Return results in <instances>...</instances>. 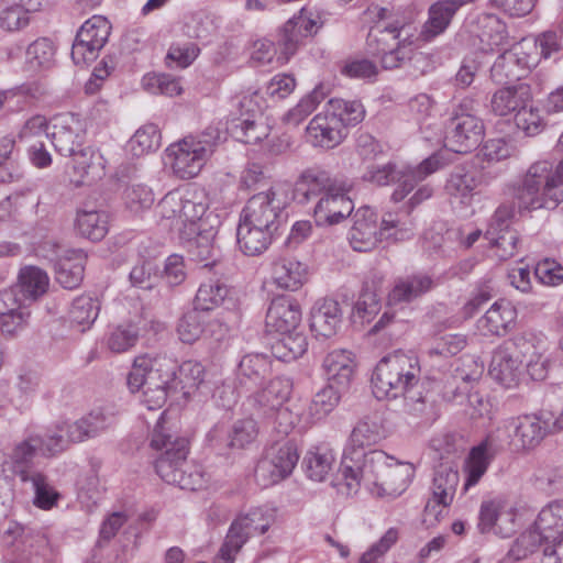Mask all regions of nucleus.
<instances>
[{
	"mask_svg": "<svg viewBox=\"0 0 563 563\" xmlns=\"http://www.w3.org/2000/svg\"><path fill=\"white\" fill-rule=\"evenodd\" d=\"M164 423V413H162L151 438V446L163 451L155 461L157 475L167 484L176 485L181 489H201L207 479L200 465L187 462L188 440L173 434Z\"/></svg>",
	"mask_w": 563,
	"mask_h": 563,
	"instance_id": "1",
	"label": "nucleus"
},
{
	"mask_svg": "<svg viewBox=\"0 0 563 563\" xmlns=\"http://www.w3.org/2000/svg\"><path fill=\"white\" fill-rule=\"evenodd\" d=\"M126 384L132 393L142 390V401L150 410L161 408L177 391L176 364L166 356L137 355Z\"/></svg>",
	"mask_w": 563,
	"mask_h": 563,
	"instance_id": "2",
	"label": "nucleus"
},
{
	"mask_svg": "<svg viewBox=\"0 0 563 563\" xmlns=\"http://www.w3.org/2000/svg\"><path fill=\"white\" fill-rule=\"evenodd\" d=\"M420 365L415 355L395 351L384 356L372 375L373 394L379 400L405 397L411 401H421L420 393H413L420 378Z\"/></svg>",
	"mask_w": 563,
	"mask_h": 563,
	"instance_id": "3",
	"label": "nucleus"
},
{
	"mask_svg": "<svg viewBox=\"0 0 563 563\" xmlns=\"http://www.w3.org/2000/svg\"><path fill=\"white\" fill-rule=\"evenodd\" d=\"M563 159L553 169L550 161H538L527 170L521 184L514 189L518 209H555L563 201Z\"/></svg>",
	"mask_w": 563,
	"mask_h": 563,
	"instance_id": "4",
	"label": "nucleus"
},
{
	"mask_svg": "<svg viewBox=\"0 0 563 563\" xmlns=\"http://www.w3.org/2000/svg\"><path fill=\"white\" fill-rule=\"evenodd\" d=\"M418 42L417 26L405 20H390L377 23L367 35V52L380 58L382 67L395 69L401 67L407 45Z\"/></svg>",
	"mask_w": 563,
	"mask_h": 563,
	"instance_id": "5",
	"label": "nucleus"
},
{
	"mask_svg": "<svg viewBox=\"0 0 563 563\" xmlns=\"http://www.w3.org/2000/svg\"><path fill=\"white\" fill-rule=\"evenodd\" d=\"M222 140V132L208 126L197 136H187L166 148V158L173 174L179 179L196 177Z\"/></svg>",
	"mask_w": 563,
	"mask_h": 563,
	"instance_id": "6",
	"label": "nucleus"
},
{
	"mask_svg": "<svg viewBox=\"0 0 563 563\" xmlns=\"http://www.w3.org/2000/svg\"><path fill=\"white\" fill-rule=\"evenodd\" d=\"M441 167V161L438 155H431L417 166H406L399 168L395 163H387L383 166H368L363 174L365 181L376 186H388L397 184L391 194V201H402L413 188L429 175L435 173Z\"/></svg>",
	"mask_w": 563,
	"mask_h": 563,
	"instance_id": "7",
	"label": "nucleus"
},
{
	"mask_svg": "<svg viewBox=\"0 0 563 563\" xmlns=\"http://www.w3.org/2000/svg\"><path fill=\"white\" fill-rule=\"evenodd\" d=\"M366 467L375 474L373 494L395 499L410 485L415 466L409 462L396 461L382 450H371L366 456Z\"/></svg>",
	"mask_w": 563,
	"mask_h": 563,
	"instance_id": "8",
	"label": "nucleus"
},
{
	"mask_svg": "<svg viewBox=\"0 0 563 563\" xmlns=\"http://www.w3.org/2000/svg\"><path fill=\"white\" fill-rule=\"evenodd\" d=\"M500 440L508 438L514 452H529L538 448L551 433L550 416L543 411L512 417L504 421Z\"/></svg>",
	"mask_w": 563,
	"mask_h": 563,
	"instance_id": "9",
	"label": "nucleus"
},
{
	"mask_svg": "<svg viewBox=\"0 0 563 563\" xmlns=\"http://www.w3.org/2000/svg\"><path fill=\"white\" fill-rule=\"evenodd\" d=\"M292 390V382L286 376H276L269 383L249 395L244 406L249 411L258 417L278 420H287L289 410L284 406Z\"/></svg>",
	"mask_w": 563,
	"mask_h": 563,
	"instance_id": "10",
	"label": "nucleus"
},
{
	"mask_svg": "<svg viewBox=\"0 0 563 563\" xmlns=\"http://www.w3.org/2000/svg\"><path fill=\"white\" fill-rule=\"evenodd\" d=\"M530 350L531 342L526 338L505 341L493 352L488 371L492 378L508 388L517 385L522 357H527Z\"/></svg>",
	"mask_w": 563,
	"mask_h": 563,
	"instance_id": "11",
	"label": "nucleus"
},
{
	"mask_svg": "<svg viewBox=\"0 0 563 563\" xmlns=\"http://www.w3.org/2000/svg\"><path fill=\"white\" fill-rule=\"evenodd\" d=\"M285 201L279 198L275 188L253 195L245 203L240 218L252 225H261L279 233L287 222Z\"/></svg>",
	"mask_w": 563,
	"mask_h": 563,
	"instance_id": "12",
	"label": "nucleus"
},
{
	"mask_svg": "<svg viewBox=\"0 0 563 563\" xmlns=\"http://www.w3.org/2000/svg\"><path fill=\"white\" fill-rule=\"evenodd\" d=\"M262 101L256 91L240 100L241 117L231 120L227 128L236 141L257 144L268 136L269 126L263 120Z\"/></svg>",
	"mask_w": 563,
	"mask_h": 563,
	"instance_id": "13",
	"label": "nucleus"
},
{
	"mask_svg": "<svg viewBox=\"0 0 563 563\" xmlns=\"http://www.w3.org/2000/svg\"><path fill=\"white\" fill-rule=\"evenodd\" d=\"M299 461L298 448L295 441L275 443L267 456L255 467V478L264 487L274 485L288 477Z\"/></svg>",
	"mask_w": 563,
	"mask_h": 563,
	"instance_id": "14",
	"label": "nucleus"
},
{
	"mask_svg": "<svg viewBox=\"0 0 563 563\" xmlns=\"http://www.w3.org/2000/svg\"><path fill=\"white\" fill-rule=\"evenodd\" d=\"M111 24L102 15L88 19L76 34L71 47V58L76 65L93 62L108 42Z\"/></svg>",
	"mask_w": 563,
	"mask_h": 563,
	"instance_id": "15",
	"label": "nucleus"
},
{
	"mask_svg": "<svg viewBox=\"0 0 563 563\" xmlns=\"http://www.w3.org/2000/svg\"><path fill=\"white\" fill-rule=\"evenodd\" d=\"M353 188V181L344 176H333L320 167L305 169L296 180L294 199L306 205L319 199L325 191L347 190Z\"/></svg>",
	"mask_w": 563,
	"mask_h": 563,
	"instance_id": "16",
	"label": "nucleus"
},
{
	"mask_svg": "<svg viewBox=\"0 0 563 563\" xmlns=\"http://www.w3.org/2000/svg\"><path fill=\"white\" fill-rule=\"evenodd\" d=\"M319 20L318 15L314 16L312 12L302 8L283 25L276 45L285 60H288L307 38L317 34L321 26Z\"/></svg>",
	"mask_w": 563,
	"mask_h": 563,
	"instance_id": "17",
	"label": "nucleus"
},
{
	"mask_svg": "<svg viewBox=\"0 0 563 563\" xmlns=\"http://www.w3.org/2000/svg\"><path fill=\"white\" fill-rule=\"evenodd\" d=\"M9 536L20 538L26 552L27 563H56L59 556L58 547L52 541L46 528H30L20 525L9 527Z\"/></svg>",
	"mask_w": 563,
	"mask_h": 563,
	"instance_id": "18",
	"label": "nucleus"
},
{
	"mask_svg": "<svg viewBox=\"0 0 563 563\" xmlns=\"http://www.w3.org/2000/svg\"><path fill=\"white\" fill-rule=\"evenodd\" d=\"M484 135V122L478 117H464L462 121H448L444 146L451 152L466 154L481 145Z\"/></svg>",
	"mask_w": 563,
	"mask_h": 563,
	"instance_id": "19",
	"label": "nucleus"
},
{
	"mask_svg": "<svg viewBox=\"0 0 563 563\" xmlns=\"http://www.w3.org/2000/svg\"><path fill=\"white\" fill-rule=\"evenodd\" d=\"M500 431L495 430L486 435L477 445L473 446L465 460L466 474L464 488L476 485L486 473L489 464L496 455L503 451L504 441L500 440Z\"/></svg>",
	"mask_w": 563,
	"mask_h": 563,
	"instance_id": "20",
	"label": "nucleus"
},
{
	"mask_svg": "<svg viewBox=\"0 0 563 563\" xmlns=\"http://www.w3.org/2000/svg\"><path fill=\"white\" fill-rule=\"evenodd\" d=\"M180 239L185 243V247L192 261L205 263L203 266H214L219 262L220 250L216 245L218 234V224L210 223L205 227L201 223L197 227L196 232L181 230Z\"/></svg>",
	"mask_w": 563,
	"mask_h": 563,
	"instance_id": "21",
	"label": "nucleus"
},
{
	"mask_svg": "<svg viewBox=\"0 0 563 563\" xmlns=\"http://www.w3.org/2000/svg\"><path fill=\"white\" fill-rule=\"evenodd\" d=\"M86 130L84 122L73 113L58 115L53 125L49 141L62 156H70L84 145Z\"/></svg>",
	"mask_w": 563,
	"mask_h": 563,
	"instance_id": "22",
	"label": "nucleus"
},
{
	"mask_svg": "<svg viewBox=\"0 0 563 563\" xmlns=\"http://www.w3.org/2000/svg\"><path fill=\"white\" fill-rule=\"evenodd\" d=\"M351 190H329L317 200L313 218L318 227L339 224L352 214L354 203L349 197Z\"/></svg>",
	"mask_w": 563,
	"mask_h": 563,
	"instance_id": "23",
	"label": "nucleus"
},
{
	"mask_svg": "<svg viewBox=\"0 0 563 563\" xmlns=\"http://www.w3.org/2000/svg\"><path fill=\"white\" fill-rule=\"evenodd\" d=\"M302 313L298 301L288 296H279L272 300L266 318L265 325L268 332L287 333L301 324Z\"/></svg>",
	"mask_w": 563,
	"mask_h": 563,
	"instance_id": "24",
	"label": "nucleus"
},
{
	"mask_svg": "<svg viewBox=\"0 0 563 563\" xmlns=\"http://www.w3.org/2000/svg\"><path fill=\"white\" fill-rule=\"evenodd\" d=\"M343 123L327 109L316 114L306 129L307 141L313 146L333 148L344 139Z\"/></svg>",
	"mask_w": 563,
	"mask_h": 563,
	"instance_id": "25",
	"label": "nucleus"
},
{
	"mask_svg": "<svg viewBox=\"0 0 563 563\" xmlns=\"http://www.w3.org/2000/svg\"><path fill=\"white\" fill-rule=\"evenodd\" d=\"M349 241L354 251L369 252L380 241L377 227V214L369 207H361L353 216V225L349 232Z\"/></svg>",
	"mask_w": 563,
	"mask_h": 563,
	"instance_id": "26",
	"label": "nucleus"
},
{
	"mask_svg": "<svg viewBox=\"0 0 563 563\" xmlns=\"http://www.w3.org/2000/svg\"><path fill=\"white\" fill-rule=\"evenodd\" d=\"M251 515L238 517L230 526L225 540L222 543L218 558L224 563H234L235 555L246 543L251 536L258 533L264 534L267 526L257 527Z\"/></svg>",
	"mask_w": 563,
	"mask_h": 563,
	"instance_id": "27",
	"label": "nucleus"
},
{
	"mask_svg": "<svg viewBox=\"0 0 563 563\" xmlns=\"http://www.w3.org/2000/svg\"><path fill=\"white\" fill-rule=\"evenodd\" d=\"M474 0H438L428 10V20L418 32V41L429 42L442 34L450 25L453 16L464 5Z\"/></svg>",
	"mask_w": 563,
	"mask_h": 563,
	"instance_id": "28",
	"label": "nucleus"
},
{
	"mask_svg": "<svg viewBox=\"0 0 563 563\" xmlns=\"http://www.w3.org/2000/svg\"><path fill=\"white\" fill-rule=\"evenodd\" d=\"M273 361L262 353L244 355L235 372L236 388L250 390L260 386L272 373Z\"/></svg>",
	"mask_w": 563,
	"mask_h": 563,
	"instance_id": "29",
	"label": "nucleus"
},
{
	"mask_svg": "<svg viewBox=\"0 0 563 563\" xmlns=\"http://www.w3.org/2000/svg\"><path fill=\"white\" fill-rule=\"evenodd\" d=\"M114 423V412L108 407L91 410L87 416L67 426V434L74 443L99 435Z\"/></svg>",
	"mask_w": 563,
	"mask_h": 563,
	"instance_id": "30",
	"label": "nucleus"
},
{
	"mask_svg": "<svg viewBox=\"0 0 563 563\" xmlns=\"http://www.w3.org/2000/svg\"><path fill=\"white\" fill-rule=\"evenodd\" d=\"M432 287L433 279L423 273L398 277L388 292L387 302L389 306L412 302L430 291Z\"/></svg>",
	"mask_w": 563,
	"mask_h": 563,
	"instance_id": "31",
	"label": "nucleus"
},
{
	"mask_svg": "<svg viewBox=\"0 0 563 563\" xmlns=\"http://www.w3.org/2000/svg\"><path fill=\"white\" fill-rule=\"evenodd\" d=\"M323 369L329 385L346 391L355 372V362L351 352L335 350L324 357Z\"/></svg>",
	"mask_w": 563,
	"mask_h": 563,
	"instance_id": "32",
	"label": "nucleus"
},
{
	"mask_svg": "<svg viewBox=\"0 0 563 563\" xmlns=\"http://www.w3.org/2000/svg\"><path fill=\"white\" fill-rule=\"evenodd\" d=\"M342 322L340 303L332 298L316 301L310 313V328L316 335L330 338Z\"/></svg>",
	"mask_w": 563,
	"mask_h": 563,
	"instance_id": "33",
	"label": "nucleus"
},
{
	"mask_svg": "<svg viewBox=\"0 0 563 563\" xmlns=\"http://www.w3.org/2000/svg\"><path fill=\"white\" fill-rule=\"evenodd\" d=\"M531 101L532 92L530 86L518 84L495 91L490 99V109L494 114L506 117L511 113L516 114Z\"/></svg>",
	"mask_w": 563,
	"mask_h": 563,
	"instance_id": "34",
	"label": "nucleus"
},
{
	"mask_svg": "<svg viewBox=\"0 0 563 563\" xmlns=\"http://www.w3.org/2000/svg\"><path fill=\"white\" fill-rule=\"evenodd\" d=\"M517 311L510 302L496 301L483 317L477 320V329L484 335H505L515 324Z\"/></svg>",
	"mask_w": 563,
	"mask_h": 563,
	"instance_id": "35",
	"label": "nucleus"
},
{
	"mask_svg": "<svg viewBox=\"0 0 563 563\" xmlns=\"http://www.w3.org/2000/svg\"><path fill=\"white\" fill-rule=\"evenodd\" d=\"M278 233L261 225H252L240 218L236 228V242L243 254L256 256L265 252Z\"/></svg>",
	"mask_w": 563,
	"mask_h": 563,
	"instance_id": "36",
	"label": "nucleus"
},
{
	"mask_svg": "<svg viewBox=\"0 0 563 563\" xmlns=\"http://www.w3.org/2000/svg\"><path fill=\"white\" fill-rule=\"evenodd\" d=\"M75 229L92 242L101 241L109 231V214L106 210L89 206L79 208L76 212Z\"/></svg>",
	"mask_w": 563,
	"mask_h": 563,
	"instance_id": "37",
	"label": "nucleus"
},
{
	"mask_svg": "<svg viewBox=\"0 0 563 563\" xmlns=\"http://www.w3.org/2000/svg\"><path fill=\"white\" fill-rule=\"evenodd\" d=\"M383 280V275L374 272L363 283L358 299L353 308L354 316L361 319L362 322H369L378 313L380 309L379 291Z\"/></svg>",
	"mask_w": 563,
	"mask_h": 563,
	"instance_id": "38",
	"label": "nucleus"
},
{
	"mask_svg": "<svg viewBox=\"0 0 563 563\" xmlns=\"http://www.w3.org/2000/svg\"><path fill=\"white\" fill-rule=\"evenodd\" d=\"M528 73L527 56L514 49L500 54L490 68V77L496 84L520 80Z\"/></svg>",
	"mask_w": 563,
	"mask_h": 563,
	"instance_id": "39",
	"label": "nucleus"
},
{
	"mask_svg": "<svg viewBox=\"0 0 563 563\" xmlns=\"http://www.w3.org/2000/svg\"><path fill=\"white\" fill-rule=\"evenodd\" d=\"M478 184V173L474 167L459 165L450 173L444 190L450 197L460 199L462 203H468Z\"/></svg>",
	"mask_w": 563,
	"mask_h": 563,
	"instance_id": "40",
	"label": "nucleus"
},
{
	"mask_svg": "<svg viewBox=\"0 0 563 563\" xmlns=\"http://www.w3.org/2000/svg\"><path fill=\"white\" fill-rule=\"evenodd\" d=\"M308 269L295 258H279L273 264L272 278L277 287L295 291L307 280Z\"/></svg>",
	"mask_w": 563,
	"mask_h": 563,
	"instance_id": "41",
	"label": "nucleus"
},
{
	"mask_svg": "<svg viewBox=\"0 0 563 563\" xmlns=\"http://www.w3.org/2000/svg\"><path fill=\"white\" fill-rule=\"evenodd\" d=\"M86 255L82 251H71L55 264L56 282L65 289H75L84 279Z\"/></svg>",
	"mask_w": 563,
	"mask_h": 563,
	"instance_id": "42",
	"label": "nucleus"
},
{
	"mask_svg": "<svg viewBox=\"0 0 563 563\" xmlns=\"http://www.w3.org/2000/svg\"><path fill=\"white\" fill-rule=\"evenodd\" d=\"M536 530L550 544L562 541L563 501H554L542 508L534 521Z\"/></svg>",
	"mask_w": 563,
	"mask_h": 563,
	"instance_id": "43",
	"label": "nucleus"
},
{
	"mask_svg": "<svg viewBox=\"0 0 563 563\" xmlns=\"http://www.w3.org/2000/svg\"><path fill=\"white\" fill-rule=\"evenodd\" d=\"M380 439L379 426L374 421L364 419L353 428L344 450L349 453L362 455L366 460L368 452L366 453L365 450L377 444Z\"/></svg>",
	"mask_w": 563,
	"mask_h": 563,
	"instance_id": "44",
	"label": "nucleus"
},
{
	"mask_svg": "<svg viewBox=\"0 0 563 563\" xmlns=\"http://www.w3.org/2000/svg\"><path fill=\"white\" fill-rule=\"evenodd\" d=\"M44 440L40 435H30L25 440L16 443L9 455V461L12 473L18 475L22 481V472L38 473L29 467L36 452L42 449Z\"/></svg>",
	"mask_w": 563,
	"mask_h": 563,
	"instance_id": "45",
	"label": "nucleus"
},
{
	"mask_svg": "<svg viewBox=\"0 0 563 563\" xmlns=\"http://www.w3.org/2000/svg\"><path fill=\"white\" fill-rule=\"evenodd\" d=\"M49 278L45 271L36 266H26L20 271L16 289L25 300L34 301L48 289Z\"/></svg>",
	"mask_w": 563,
	"mask_h": 563,
	"instance_id": "46",
	"label": "nucleus"
},
{
	"mask_svg": "<svg viewBox=\"0 0 563 563\" xmlns=\"http://www.w3.org/2000/svg\"><path fill=\"white\" fill-rule=\"evenodd\" d=\"M459 484V472L441 464L434 470L431 494L443 505H451Z\"/></svg>",
	"mask_w": 563,
	"mask_h": 563,
	"instance_id": "47",
	"label": "nucleus"
},
{
	"mask_svg": "<svg viewBox=\"0 0 563 563\" xmlns=\"http://www.w3.org/2000/svg\"><path fill=\"white\" fill-rule=\"evenodd\" d=\"M208 205L203 200H197L196 197L190 199H183L180 224L184 230L196 232L197 227L205 223L208 227L210 223H219L218 217L212 213L206 214Z\"/></svg>",
	"mask_w": 563,
	"mask_h": 563,
	"instance_id": "48",
	"label": "nucleus"
},
{
	"mask_svg": "<svg viewBox=\"0 0 563 563\" xmlns=\"http://www.w3.org/2000/svg\"><path fill=\"white\" fill-rule=\"evenodd\" d=\"M218 26L214 19L205 11L192 12L186 16L184 33L190 38H196L208 44L217 34Z\"/></svg>",
	"mask_w": 563,
	"mask_h": 563,
	"instance_id": "49",
	"label": "nucleus"
},
{
	"mask_svg": "<svg viewBox=\"0 0 563 563\" xmlns=\"http://www.w3.org/2000/svg\"><path fill=\"white\" fill-rule=\"evenodd\" d=\"M283 336L272 346L273 355L284 362H290L302 356L307 351L308 342L306 335L298 331L280 333Z\"/></svg>",
	"mask_w": 563,
	"mask_h": 563,
	"instance_id": "50",
	"label": "nucleus"
},
{
	"mask_svg": "<svg viewBox=\"0 0 563 563\" xmlns=\"http://www.w3.org/2000/svg\"><path fill=\"white\" fill-rule=\"evenodd\" d=\"M345 393L327 384L311 399L308 407L309 417L313 420H322L339 405L342 394Z\"/></svg>",
	"mask_w": 563,
	"mask_h": 563,
	"instance_id": "51",
	"label": "nucleus"
},
{
	"mask_svg": "<svg viewBox=\"0 0 563 563\" xmlns=\"http://www.w3.org/2000/svg\"><path fill=\"white\" fill-rule=\"evenodd\" d=\"M229 294L227 285L220 280L210 279L200 285L194 306L196 310L210 311L219 307Z\"/></svg>",
	"mask_w": 563,
	"mask_h": 563,
	"instance_id": "52",
	"label": "nucleus"
},
{
	"mask_svg": "<svg viewBox=\"0 0 563 563\" xmlns=\"http://www.w3.org/2000/svg\"><path fill=\"white\" fill-rule=\"evenodd\" d=\"M22 483L30 484L34 492V505L41 509H51L58 499V493L48 485L42 473L22 472Z\"/></svg>",
	"mask_w": 563,
	"mask_h": 563,
	"instance_id": "53",
	"label": "nucleus"
},
{
	"mask_svg": "<svg viewBox=\"0 0 563 563\" xmlns=\"http://www.w3.org/2000/svg\"><path fill=\"white\" fill-rule=\"evenodd\" d=\"M161 131L156 124L141 126L129 141V148L134 156H143L161 146Z\"/></svg>",
	"mask_w": 563,
	"mask_h": 563,
	"instance_id": "54",
	"label": "nucleus"
},
{
	"mask_svg": "<svg viewBox=\"0 0 563 563\" xmlns=\"http://www.w3.org/2000/svg\"><path fill=\"white\" fill-rule=\"evenodd\" d=\"M140 338L137 324L128 322L112 329L107 338V346L113 353H123L135 346Z\"/></svg>",
	"mask_w": 563,
	"mask_h": 563,
	"instance_id": "55",
	"label": "nucleus"
},
{
	"mask_svg": "<svg viewBox=\"0 0 563 563\" xmlns=\"http://www.w3.org/2000/svg\"><path fill=\"white\" fill-rule=\"evenodd\" d=\"M99 311L100 302L98 299L90 296H79L71 303L69 318L71 322L82 325L81 331H85L96 321Z\"/></svg>",
	"mask_w": 563,
	"mask_h": 563,
	"instance_id": "56",
	"label": "nucleus"
},
{
	"mask_svg": "<svg viewBox=\"0 0 563 563\" xmlns=\"http://www.w3.org/2000/svg\"><path fill=\"white\" fill-rule=\"evenodd\" d=\"M340 473L345 482L349 490L356 489L360 485L361 478L371 473V467L365 466V459L355 453L343 451V456L340 466Z\"/></svg>",
	"mask_w": 563,
	"mask_h": 563,
	"instance_id": "57",
	"label": "nucleus"
},
{
	"mask_svg": "<svg viewBox=\"0 0 563 563\" xmlns=\"http://www.w3.org/2000/svg\"><path fill=\"white\" fill-rule=\"evenodd\" d=\"M545 539L536 530L530 529L522 532L514 542L508 551V558L514 561H520L533 554L538 549L545 548ZM548 544H550L548 542Z\"/></svg>",
	"mask_w": 563,
	"mask_h": 563,
	"instance_id": "58",
	"label": "nucleus"
},
{
	"mask_svg": "<svg viewBox=\"0 0 563 563\" xmlns=\"http://www.w3.org/2000/svg\"><path fill=\"white\" fill-rule=\"evenodd\" d=\"M325 109L329 113H335L338 120L343 123L344 129L361 122L365 113L363 104L360 101H347L343 99H331Z\"/></svg>",
	"mask_w": 563,
	"mask_h": 563,
	"instance_id": "59",
	"label": "nucleus"
},
{
	"mask_svg": "<svg viewBox=\"0 0 563 563\" xmlns=\"http://www.w3.org/2000/svg\"><path fill=\"white\" fill-rule=\"evenodd\" d=\"M526 367L529 376L533 380H544L553 374L558 367L555 363H551L548 355H545L538 346L531 342V350L528 352Z\"/></svg>",
	"mask_w": 563,
	"mask_h": 563,
	"instance_id": "60",
	"label": "nucleus"
},
{
	"mask_svg": "<svg viewBox=\"0 0 563 563\" xmlns=\"http://www.w3.org/2000/svg\"><path fill=\"white\" fill-rule=\"evenodd\" d=\"M56 47L48 37H40L26 49L27 63L34 68H49L54 64Z\"/></svg>",
	"mask_w": 563,
	"mask_h": 563,
	"instance_id": "61",
	"label": "nucleus"
},
{
	"mask_svg": "<svg viewBox=\"0 0 563 563\" xmlns=\"http://www.w3.org/2000/svg\"><path fill=\"white\" fill-rule=\"evenodd\" d=\"M334 456L330 450L309 452L303 460L307 476L316 482H322L332 470Z\"/></svg>",
	"mask_w": 563,
	"mask_h": 563,
	"instance_id": "62",
	"label": "nucleus"
},
{
	"mask_svg": "<svg viewBox=\"0 0 563 563\" xmlns=\"http://www.w3.org/2000/svg\"><path fill=\"white\" fill-rule=\"evenodd\" d=\"M177 369V390H181L184 395L189 394L192 388H198L205 379V367L199 362L186 361L180 366L176 365Z\"/></svg>",
	"mask_w": 563,
	"mask_h": 563,
	"instance_id": "63",
	"label": "nucleus"
},
{
	"mask_svg": "<svg viewBox=\"0 0 563 563\" xmlns=\"http://www.w3.org/2000/svg\"><path fill=\"white\" fill-rule=\"evenodd\" d=\"M142 85L151 93L167 97L178 96L183 91L179 80L169 74L146 75L142 79Z\"/></svg>",
	"mask_w": 563,
	"mask_h": 563,
	"instance_id": "64",
	"label": "nucleus"
}]
</instances>
